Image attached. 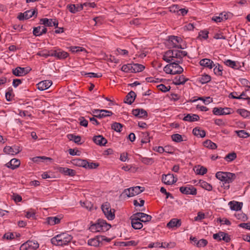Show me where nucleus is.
<instances>
[{
    "instance_id": "1",
    "label": "nucleus",
    "mask_w": 250,
    "mask_h": 250,
    "mask_svg": "<svg viewBox=\"0 0 250 250\" xmlns=\"http://www.w3.org/2000/svg\"><path fill=\"white\" fill-rule=\"evenodd\" d=\"M111 227V225L107 223L105 220L99 219L96 223L90 225L89 229L92 232H104L108 230Z\"/></svg>"
},
{
    "instance_id": "2",
    "label": "nucleus",
    "mask_w": 250,
    "mask_h": 250,
    "mask_svg": "<svg viewBox=\"0 0 250 250\" xmlns=\"http://www.w3.org/2000/svg\"><path fill=\"white\" fill-rule=\"evenodd\" d=\"M72 239L71 235L67 233H62L51 238V242L53 245L62 246L70 242Z\"/></svg>"
},
{
    "instance_id": "3",
    "label": "nucleus",
    "mask_w": 250,
    "mask_h": 250,
    "mask_svg": "<svg viewBox=\"0 0 250 250\" xmlns=\"http://www.w3.org/2000/svg\"><path fill=\"white\" fill-rule=\"evenodd\" d=\"M234 174L229 172L218 171L216 173V177L219 180L224 182L225 188H229V186L228 185L233 182V177Z\"/></svg>"
},
{
    "instance_id": "4",
    "label": "nucleus",
    "mask_w": 250,
    "mask_h": 250,
    "mask_svg": "<svg viewBox=\"0 0 250 250\" xmlns=\"http://www.w3.org/2000/svg\"><path fill=\"white\" fill-rule=\"evenodd\" d=\"M145 189V188L144 187L136 186L125 189L124 191V193H125L127 197H130L141 193L143 192Z\"/></svg>"
},
{
    "instance_id": "5",
    "label": "nucleus",
    "mask_w": 250,
    "mask_h": 250,
    "mask_svg": "<svg viewBox=\"0 0 250 250\" xmlns=\"http://www.w3.org/2000/svg\"><path fill=\"white\" fill-rule=\"evenodd\" d=\"M102 209L109 220H112L115 218L114 211L112 212L109 203L105 202L102 206Z\"/></svg>"
},
{
    "instance_id": "6",
    "label": "nucleus",
    "mask_w": 250,
    "mask_h": 250,
    "mask_svg": "<svg viewBox=\"0 0 250 250\" xmlns=\"http://www.w3.org/2000/svg\"><path fill=\"white\" fill-rule=\"evenodd\" d=\"M51 56L54 57L58 60H63L68 57L69 54L61 48L51 50Z\"/></svg>"
},
{
    "instance_id": "7",
    "label": "nucleus",
    "mask_w": 250,
    "mask_h": 250,
    "mask_svg": "<svg viewBox=\"0 0 250 250\" xmlns=\"http://www.w3.org/2000/svg\"><path fill=\"white\" fill-rule=\"evenodd\" d=\"M169 43L172 48H177L179 49H184L181 45L183 40L180 37L171 36L169 37Z\"/></svg>"
},
{
    "instance_id": "8",
    "label": "nucleus",
    "mask_w": 250,
    "mask_h": 250,
    "mask_svg": "<svg viewBox=\"0 0 250 250\" xmlns=\"http://www.w3.org/2000/svg\"><path fill=\"white\" fill-rule=\"evenodd\" d=\"M213 113L216 115H224L229 114L233 112L232 108L228 107H214L212 110Z\"/></svg>"
},
{
    "instance_id": "9",
    "label": "nucleus",
    "mask_w": 250,
    "mask_h": 250,
    "mask_svg": "<svg viewBox=\"0 0 250 250\" xmlns=\"http://www.w3.org/2000/svg\"><path fill=\"white\" fill-rule=\"evenodd\" d=\"M180 192L186 195H195L197 194V189L193 186L188 185V186H183L180 188Z\"/></svg>"
},
{
    "instance_id": "10",
    "label": "nucleus",
    "mask_w": 250,
    "mask_h": 250,
    "mask_svg": "<svg viewBox=\"0 0 250 250\" xmlns=\"http://www.w3.org/2000/svg\"><path fill=\"white\" fill-rule=\"evenodd\" d=\"M21 150L20 147L16 145L12 146H6L3 148V152L5 153L12 155L19 153Z\"/></svg>"
},
{
    "instance_id": "11",
    "label": "nucleus",
    "mask_w": 250,
    "mask_h": 250,
    "mask_svg": "<svg viewBox=\"0 0 250 250\" xmlns=\"http://www.w3.org/2000/svg\"><path fill=\"white\" fill-rule=\"evenodd\" d=\"M162 180L164 184L170 185L176 183L177 179H175L173 174L168 173L167 174H163Z\"/></svg>"
},
{
    "instance_id": "12",
    "label": "nucleus",
    "mask_w": 250,
    "mask_h": 250,
    "mask_svg": "<svg viewBox=\"0 0 250 250\" xmlns=\"http://www.w3.org/2000/svg\"><path fill=\"white\" fill-rule=\"evenodd\" d=\"M30 70H28L26 68L19 66L12 70V73L17 77H21L26 75Z\"/></svg>"
},
{
    "instance_id": "13",
    "label": "nucleus",
    "mask_w": 250,
    "mask_h": 250,
    "mask_svg": "<svg viewBox=\"0 0 250 250\" xmlns=\"http://www.w3.org/2000/svg\"><path fill=\"white\" fill-rule=\"evenodd\" d=\"M36 13L35 10H28L24 13H20L18 16V18L20 21L27 20L31 18Z\"/></svg>"
},
{
    "instance_id": "14",
    "label": "nucleus",
    "mask_w": 250,
    "mask_h": 250,
    "mask_svg": "<svg viewBox=\"0 0 250 250\" xmlns=\"http://www.w3.org/2000/svg\"><path fill=\"white\" fill-rule=\"evenodd\" d=\"M47 29L46 27L40 25L37 27H34L33 34L36 37L40 36L45 34L47 32Z\"/></svg>"
},
{
    "instance_id": "15",
    "label": "nucleus",
    "mask_w": 250,
    "mask_h": 250,
    "mask_svg": "<svg viewBox=\"0 0 250 250\" xmlns=\"http://www.w3.org/2000/svg\"><path fill=\"white\" fill-rule=\"evenodd\" d=\"M52 82L50 80H44L39 83L37 85L38 89L43 91L48 89L52 85Z\"/></svg>"
},
{
    "instance_id": "16",
    "label": "nucleus",
    "mask_w": 250,
    "mask_h": 250,
    "mask_svg": "<svg viewBox=\"0 0 250 250\" xmlns=\"http://www.w3.org/2000/svg\"><path fill=\"white\" fill-rule=\"evenodd\" d=\"M188 80V78H186L183 75H178L174 78L173 83L176 85H179L185 84Z\"/></svg>"
},
{
    "instance_id": "17",
    "label": "nucleus",
    "mask_w": 250,
    "mask_h": 250,
    "mask_svg": "<svg viewBox=\"0 0 250 250\" xmlns=\"http://www.w3.org/2000/svg\"><path fill=\"white\" fill-rule=\"evenodd\" d=\"M93 142L100 146H104L107 143V140L102 135L95 136L93 138Z\"/></svg>"
},
{
    "instance_id": "18",
    "label": "nucleus",
    "mask_w": 250,
    "mask_h": 250,
    "mask_svg": "<svg viewBox=\"0 0 250 250\" xmlns=\"http://www.w3.org/2000/svg\"><path fill=\"white\" fill-rule=\"evenodd\" d=\"M179 63H181V62H178L174 61L170 63L171 67L173 68V75L181 74L183 72V68L179 65Z\"/></svg>"
},
{
    "instance_id": "19",
    "label": "nucleus",
    "mask_w": 250,
    "mask_h": 250,
    "mask_svg": "<svg viewBox=\"0 0 250 250\" xmlns=\"http://www.w3.org/2000/svg\"><path fill=\"white\" fill-rule=\"evenodd\" d=\"M67 9L72 13L75 14L83 10V6L80 4H68Z\"/></svg>"
},
{
    "instance_id": "20",
    "label": "nucleus",
    "mask_w": 250,
    "mask_h": 250,
    "mask_svg": "<svg viewBox=\"0 0 250 250\" xmlns=\"http://www.w3.org/2000/svg\"><path fill=\"white\" fill-rule=\"evenodd\" d=\"M59 171L60 172L64 174L65 175H68L70 176H74L76 173L75 170L67 167H60L59 168Z\"/></svg>"
},
{
    "instance_id": "21",
    "label": "nucleus",
    "mask_w": 250,
    "mask_h": 250,
    "mask_svg": "<svg viewBox=\"0 0 250 250\" xmlns=\"http://www.w3.org/2000/svg\"><path fill=\"white\" fill-rule=\"evenodd\" d=\"M20 164L21 162L19 159L14 158L11 159L9 162L7 163L5 166L12 169H15L20 166Z\"/></svg>"
},
{
    "instance_id": "22",
    "label": "nucleus",
    "mask_w": 250,
    "mask_h": 250,
    "mask_svg": "<svg viewBox=\"0 0 250 250\" xmlns=\"http://www.w3.org/2000/svg\"><path fill=\"white\" fill-rule=\"evenodd\" d=\"M71 163L76 166L85 168L86 167V165L88 164V162L86 160L76 158L72 160Z\"/></svg>"
},
{
    "instance_id": "23",
    "label": "nucleus",
    "mask_w": 250,
    "mask_h": 250,
    "mask_svg": "<svg viewBox=\"0 0 250 250\" xmlns=\"http://www.w3.org/2000/svg\"><path fill=\"white\" fill-rule=\"evenodd\" d=\"M136 97V95L135 93L133 91H131L125 96L124 99V102L131 104L134 101Z\"/></svg>"
},
{
    "instance_id": "24",
    "label": "nucleus",
    "mask_w": 250,
    "mask_h": 250,
    "mask_svg": "<svg viewBox=\"0 0 250 250\" xmlns=\"http://www.w3.org/2000/svg\"><path fill=\"white\" fill-rule=\"evenodd\" d=\"M181 225V221L180 219L173 218L167 224V227L168 228H173L174 227L178 228Z\"/></svg>"
},
{
    "instance_id": "25",
    "label": "nucleus",
    "mask_w": 250,
    "mask_h": 250,
    "mask_svg": "<svg viewBox=\"0 0 250 250\" xmlns=\"http://www.w3.org/2000/svg\"><path fill=\"white\" fill-rule=\"evenodd\" d=\"M132 114L138 118H143L147 116V113L146 110L143 109H135L132 110Z\"/></svg>"
},
{
    "instance_id": "26",
    "label": "nucleus",
    "mask_w": 250,
    "mask_h": 250,
    "mask_svg": "<svg viewBox=\"0 0 250 250\" xmlns=\"http://www.w3.org/2000/svg\"><path fill=\"white\" fill-rule=\"evenodd\" d=\"M199 63L201 66L208 67L210 69L212 68L213 66H214L213 61L208 59H202L200 61Z\"/></svg>"
},
{
    "instance_id": "27",
    "label": "nucleus",
    "mask_w": 250,
    "mask_h": 250,
    "mask_svg": "<svg viewBox=\"0 0 250 250\" xmlns=\"http://www.w3.org/2000/svg\"><path fill=\"white\" fill-rule=\"evenodd\" d=\"M47 224L53 226L60 223L61 218L57 216L48 217L46 219Z\"/></svg>"
},
{
    "instance_id": "28",
    "label": "nucleus",
    "mask_w": 250,
    "mask_h": 250,
    "mask_svg": "<svg viewBox=\"0 0 250 250\" xmlns=\"http://www.w3.org/2000/svg\"><path fill=\"white\" fill-rule=\"evenodd\" d=\"M132 228L135 229H139L143 228L142 222L138 220V219H130Z\"/></svg>"
},
{
    "instance_id": "29",
    "label": "nucleus",
    "mask_w": 250,
    "mask_h": 250,
    "mask_svg": "<svg viewBox=\"0 0 250 250\" xmlns=\"http://www.w3.org/2000/svg\"><path fill=\"white\" fill-rule=\"evenodd\" d=\"M193 134L198 137L203 138L205 136L206 132L204 130L201 129L200 127H196L192 130Z\"/></svg>"
},
{
    "instance_id": "30",
    "label": "nucleus",
    "mask_w": 250,
    "mask_h": 250,
    "mask_svg": "<svg viewBox=\"0 0 250 250\" xmlns=\"http://www.w3.org/2000/svg\"><path fill=\"white\" fill-rule=\"evenodd\" d=\"M199 119V116L197 114H188L183 119L184 121L192 122L198 121Z\"/></svg>"
},
{
    "instance_id": "31",
    "label": "nucleus",
    "mask_w": 250,
    "mask_h": 250,
    "mask_svg": "<svg viewBox=\"0 0 250 250\" xmlns=\"http://www.w3.org/2000/svg\"><path fill=\"white\" fill-rule=\"evenodd\" d=\"M101 243L100 237H96L88 240L87 244L89 246L98 247Z\"/></svg>"
},
{
    "instance_id": "32",
    "label": "nucleus",
    "mask_w": 250,
    "mask_h": 250,
    "mask_svg": "<svg viewBox=\"0 0 250 250\" xmlns=\"http://www.w3.org/2000/svg\"><path fill=\"white\" fill-rule=\"evenodd\" d=\"M132 72L137 73L143 71L145 68V66L139 63H132Z\"/></svg>"
},
{
    "instance_id": "33",
    "label": "nucleus",
    "mask_w": 250,
    "mask_h": 250,
    "mask_svg": "<svg viewBox=\"0 0 250 250\" xmlns=\"http://www.w3.org/2000/svg\"><path fill=\"white\" fill-rule=\"evenodd\" d=\"M54 19L42 18L40 20V23L44 25V27L52 26V22Z\"/></svg>"
},
{
    "instance_id": "34",
    "label": "nucleus",
    "mask_w": 250,
    "mask_h": 250,
    "mask_svg": "<svg viewBox=\"0 0 250 250\" xmlns=\"http://www.w3.org/2000/svg\"><path fill=\"white\" fill-rule=\"evenodd\" d=\"M203 145L205 147L211 149H214L217 148V145L209 140H207L204 142Z\"/></svg>"
},
{
    "instance_id": "35",
    "label": "nucleus",
    "mask_w": 250,
    "mask_h": 250,
    "mask_svg": "<svg viewBox=\"0 0 250 250\" xmlns=\"http://www.w3.org/2000/svg\"><path fill=\"white\" fill-rule=\"evenodd\" d=\"M69 50L71 51L72 53H78L80 52H84L85 53H87V52L86 50V49L80 46H70L69 47Z\"/></svg>"
},
{
    "instance_id": "36",
    "label": "nucleus",
    "mask_w": 250,
    "mask_h": 250,
    "mask_svg": "<svg viewBox=\"0 0 250 250\" xmlns=\"http://www.w3.org/2000/svg\"><path fill=\"white\" fill-rule=\"evenodd\" d=\"M211 80V77L209 75L207 74H204L201 75L199 78L198 81L202 84L206 83Z\"/></svg>"
},
{
    "instance_id": "37",
    "label": "nucleus",
    "mask_w": 250,
    "mask_h": 250,
    "mask_svg": "<svg viewBox=\"0 0 250 250\" xmlns=\"http://www.w3.org/2000/svg\"><path fill=\"white\" fill-rule=\"evenodd\" d=\"M29 250H36L39 247V244L37 241L35 240H28Z\"/></svg>"
},
{
    "instance_id": "38",
    "label": "nucleus",
    "mask_w": 250,
    "mask_h": 250,
    "mask_svg": "<svg viewBox=\"0 0 250 250\" xmlns=\"http://www.w3.org/2000/svg\"><path fill=\"white\" fill-rule=\"evenodd\" d=\"M67 138L70 141H73L75 143L79 144L81 140V137L80 136H75L70 134L67 135Z\"/></svg>"
},
{
    "instance_id": "39",
    "label": "nucleus",
    "mask_w": 250,
    "mask_h": 250,
    "mask_svg": "<svg viewBox=\"0 0 250 250\" xmlns=\"http://www.w3.org/2000/svg\"><path fill=\"white\" fill-rule=\"evenodd\" d=\"M171 138L173 141L176 143L186 141V140L183 139L182 136L179 134H174L171 136Z\"/></svg>"
},
{
    "instance_id": "40",
    "label": "nucleus",
    "mask_w": 250,
    "mask_h": 250,
    "mask_svg": "<svg viewBox=\"0 0 250 250\" xmlns=\"http://www.w3.org/2000/svg\"><path fill=\"white\" fill-rule=\"evenodd\" d=\"M174 61L178 62H182L183 59L180 55V50H174Z\"/></svg>"
},
{
    "instance_id": "41",
    "label": "nucleus",
    "mask_w": 250,
    "mask_h": 250,
    "mask_svg": "<svg viewBox=\"0 0 250 250\" xmlns=\"http://www.w3.org/2000/svg\"><path fill=\"white\" fill-rule=\"evenodd\" d=\"M235 99H244L248 100V104L250 102V98L246 95L244 92H243L240 95H238L237 93L235 92Z\"/></svg>"
},
{
    "instance_id": "42",
    "label": "nucleus",
    "mask_w": 250,
    "mask_h": 250,
    "mask_svg": "<svg viewBox=\"0 0 250 250\" xmlns=\"http://www.w3.org/2000/svg\"><path fill=\"white\" fill-rule=\"evenodd\" d=\"M138 242L133 240L126 241V242H120L121 246L127 247L130 246H136L138 245Z\"/></svg>"
},
{
    "instance_id": "43",
    "label": "nucleus",
    "mask_w": 250,
    "mask_h": 250,
    "mask_svg": "<svg viewBox=\"0 0 250 250\" xmlns=\"http://www.w3.org/2000/svg\"><path fill=\"white\" fill-rule=\"evenodd\" d=\"M235 217L242 221H246L248 220V218L247 215L243 212L238 213L237 214L235 213Z\"/></svg>"
},
{
    "instance_id": "44",
    "label": "nucleus",
    "mask_w": 250,
    "mask_h": 250,
    "mask_svg": "<svg viewBox=\"0 0 250 250\" xmlns=\"http://www.w3.org/2000/svg\"><path fill=\"white\" fill-rule=\"evenodd\" d=\"M121 70L125 72H132V63H128L127 64L123 65L121 68Z\"/></svg>"
},
{
    "instance_id": "45",
    "label": "nucleus",
    "mask_w": 250,
    "mask_h": 250,
    "mask_svg": "<svg viewBox=\"0 0 250 250\" xmlns=\"http://www.w3.org/2000/svg\"><path fill=\"white\" fill-rule=\"evenodd\" d=\"M13 89L11 87L8 89V91L5 93V97L8 101H11L13 97Z\"/></svg>"
},
{
    "instance_id": "46",
    "label": "nucleus",
    "mask_w": 250,
    "mask_h": 250,
    "mask_svg": "<svg viewBox=\"0 0 250 250\" xmlns=\"http://www.w3.org/2000/svg\"><path fill=\"white\" fill-rule=\"evenodd\" d=\"M113 114V113L109 110L101 109V119L109 117Z\"/></svg>"
},
{
    "instance_id": "47",
    "label": "nucleus",
    "mask_w": 250,
    "mask_h": 250,
    "mask_svg": "<svg viewBox=\"0 0 250 250\" xmlns=\"http://www.w3.org/2000/svg\"><path fill=\"white\" fill-rule=\"evenodd\" d=\"M51 50L48 51L46 50H42L37 53V55L41 57H43L44 58H47L49 56H51Z\"/></svg>"
},
{
    "instance_id": "48",
    "label": "nucleus",
    "mask_w": 250,
    "mask_h": 250,
    "mask_svg": "<svg viewBox=\"0 0 250 250\" xmlns=\"http://www.w3.org/2000/svg\"><path fill=\"white\" fill-rule=\"evenodd\" d=\"M197 100L202 101L205 104H208L212 102V99L210 97H199L198 99L194 100L192 102H195Z\"/></svg>"
},
{
    "instance_id": "49",
    "label": "nucleus",
    "mask_w": 250,
    "mask_h": 250,
    "mask_svg": "<svg viewBox=\"0 0 250 250\" xmlns=\"http://www.w3.org/2000/svg\"><path fill=\"white\" fill-rule=\"evenodd\" d=\"M235 133H237L238 136L240 138H246L250 136V134L248 133L243 130L235 131Z\"/></svg>"
},
{
    "instance_id": "50",
    "label": "nucleus",
    "mask_w": 250,
    "mask_h": 250,
    "mask_svg": "<svg viewBox=\"0 0 250 250\" xmlns=\"http://www.w3.org/2000/svg\"><path fill=\"white\" fill-rule=\"evenodd\" d=\"M237 112L242 117L246 118L250 115V112L245 109H238Z\"/></svg>"
},
{
    "instance_id": "51",
    "label": "nucleus",
    "mask_w": 250,
    "mask_h": 250,
    "mask_svg": "<svg viewBox=\"0 0 250 250\" xmlns=\"http://www.w3.org/2000/svg\"><path fill=\"white\" fill-rule=\"evenodd\" d=\"M142 163L146 165H151L154 162V160L151 158L143 157L141 159Z\"/></svg>"
},
{
    "instance_id": "52",
    "label": "nucleus",
    "mask_w": 250,
    "mask_h": 250,
    "mask_svg": "<svg viewBox=\"0 0 250 250\" xmlns=\"http://www.w3.org/2000/svg\"><path fill=\"white\" fill-rule=\"evenodd\" d=\"M217 221L219 222L222 225L225 224L228 226H230L231 225V222H230V221L226 218H218L217 219Z\"/></svg>"
},
{
    "instance_id": "53",
    "label": "nucleus",
    "mask_w": 250,
    "mask_h": 250,
    "mask_svg": "<svg viewBox=\"0 0 250 250\" xmlns=\"http://www.w3.org/2000/svg\"><path fill=\"white\" fill-rule=\"evenodd\" d=\"M157 87L159 90H160L162 92H167L170 89V86L167 87L163 84H160L157 85Z\"/></svg>"
},
{
    "instance_id": "54",
    "label": "nucleus",
    "mask_w": 250,
    "mask_h": 250,
    "mask_svg": "<svg viewBox=\"0 0 250 250\" xmlns=\"http://www.w3.org/2000/svg\"><path fill=\"white\" fill-rule=\"evenodd\" d=\"M223 235H224V232L219 231L218 233L214 234L213 235V238L218 241H221L222 240L221 238L223 237Z\"/></svg>"
},
{
    "instance_id": "55",
    "label": "nucleus",
    "mask_w": 250,
    "mask_h": 250,
    "mask_svg": "<svg viewBox=\"0 0 250 250\" xmlns=\"http://www.w3.org/2000/svg\"><path fill=\"white\" fill-rule=\"evenodd\" d=\"M208 243V241L205 239H201L199 240L197 242V247L201 248L205 247L207 245Z\"/></svg>"
},
{
    "instance_id": "56",
    "label": "nucleus",
    "mask_w": 250,
    "mask_h": 250,
    "mask_svg": "<svg viewBox=\"0 0 250 250\" xmlns=\"http://www.w3.org/2000/svg\"><path fill=\"white\" fill-rule=\"evenodd\" d=\"M164 71L167 74H173V68L170 63L165 66Z\"/></svg>"
},
{
    "instance_id": "57",
    "label": "nucleus",
    "mask_w": 250,
    "mask_h": 250,
    "mask_svg": "<svg viewBox=\"0 0 250 250\" xmlns=\"http://www.w3.org/2000/svg\"><path fill=\"white\" fill-rule=\"evenodd\" d=\"M144 213L143 212H137L133 214L130 219H138V220L141 221L142 217L144 216Z\"/></svg>"
},
{
    "instance_id": "58",
    "label": "nucleus",
    "mask_w": 250,
    "mask_h": 250,
    "mask_svg": "<svg viewBox=\"0 0 250 250\" xmlns=\"http://www.w3.org/2000/svg\"><path fill=\"white\" fill-rule=\"evenodd\" d=\"M196 171L198 174L203 175L207 172V169L202 166L200 168H197Z\"/></svg>"
},
{
    "instance_id": "59",
    "label": "nucleus",
    "mask_w": 250,
    "mask_h": 250,
    "mask_svg": "<svg viewBox=\"0 0 250 250\" xmlns=\"http://www.w3.org/2000/svg\"><path fill=\"white\" fill-rule=\"evenodd\" d=\"M222 66H220L219 64H218V66H216L214 68V73L218 76L222 75Z\"/></svg>"
},
{
    "instance_id": "60",
    "label": "nucleus",
    "mask_w": 250,
    "mask_h": 250,
    "mask_svg": "<svg viewBox=\"0 0 250 250\" xmlns=\"http://www.w3.org/2000/svg\"><path fill=\"white\" fill-rule=\"evenodd\" d=\"M170 12L172 13L179 14V7L178 5H172L169 7Z\"/></svg>"
},
{
    "instance_id": "61",
    "label": "nucleus",
    "mask_w": 250,
    "mask_h": 250,
    "mask_svg": "<svg viewBox=\"0 0 250 250\" xmlns=\"http://www.w3.org/2000/svg\"><path fill=\"white\" fill-rule=\"evenodd\" d=\"M208 32L207 31H201L199 33V35H198V38H202L204 39H207L208 38Z\"/></svg>"
},
{
    "instance_id": "62",
    "label": "nucleus",
    "mask_w": 250,
    "mask_h": 250,
    "mask_svg": "<svg viewBox=\"0 0 250 250\" xmlns=\"http://www.w3.org/2000/svg\"><path fill=\"white\" fill-rule=\"evenodd\" d=\"M223 14V13H221L219 14V16H213L212 18V20L216 22H220L223 21V19L222 18Z\"/></svg>"
},
{
    "instance_id": "63",
    "label": "nucleus",
    "mask_w": 250,
    "mask_h": 250,
    "mask_svg": "<svg viewBox=\"0 0 250 250\" xmlns=\"http://www.w3.org/2000/svg\"><path fill=\"white\" fill-rule=\"evenodd\" d=\"M224 159L228 162L233 161L234 160V152L233 151L229 153L226 156Z\"/></svg>"
},
{
    "instance_id": "64",
    "label": "nucleus",
    "mask_w": 250,
    "mask_h": 250,
    "mask_svg": "<svg viewBox=\"0 0 250 250\" xmlns=\"http://www.w3.org/2000/svg\"><path fill=\"white\" fill-rule=\"evenodd\" d=\"M201 186L203 188L208 191H210L212 189V186L210 184L205 181L201 183Z\"/></svg>"
}]
</instances>
